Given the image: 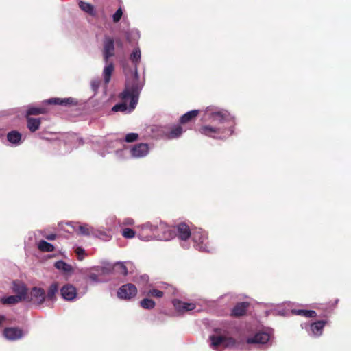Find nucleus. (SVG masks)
<instances>
[{"mask_svg": "<svg viewBox=\"0 0 351 351\" xmlns=\"http://www.w3.org/2000/svg\"><path fill=\"white\" fill-rule=\"evenodd\" d=\"M130 59L134 64V73L132 75L131 78L127 79L125 89L120 97L123 100L131 98L130 106L132 108H134L137 104L138 97L143 87L137 72V65L141 60V51L139 48H136L132 51Z\"/></svg>", "mask_w": 351, "mask_h": 351, "instance_id": "1", "label": "nucleus"}, {"mask_svg": "<svg viewBox=\"0 0 351 351\" xmlns=\"http://www.w3.org/2000/svg\"><path fill=\"white\" fill-rule=\"evenodd\" d=\"M199 132L200 134L214 138H222L228 136H230L232 132V129L227 130L225 126H217L215 125H205L199 128Z\"/></svg>", "mask_w": 351, "mask_h": 351, "instance_id": "2", "label": "nucleus"}, {"mask_svg": "<svg viewBox=\"0 0 351 351\" xmlns=\"http://www.w3.org/2000/svg\"><path fill=\"white\" fill-rule=\"evenodd\" d=\"M209 119L213 125L225 126L227 128V130L232 129V121L229 113L226 111L213 112L209 114Z\"/></svg>", "mask_w": 351, "mask_h": 351, "instance_id": "3", "label": "nucleus"}, {"mask_svg": "<svg viewBox=\"0 0 351 351\" xmlns=\"http://www.w3.org/2000/svg\"><path fill=\"white\" fill-rule=\"evenodd\" d=\"M210 346L215 350H219V347L232 348L236 345V340L232 337L223 335H211L210 337Z\"/></svg>", "mask_w": 351, "mask_h": 351, "instance_id": "4", "label": "nucleus"}, {"mask_svg": "<svg viewBox=\"0 0 351 351\" xmlns=\"http://www.w3.org/2000/svg\"><path fill=\"white\" fill-rule=\"evenodd\" d=\"M156 236L160 240L168 241L176 237L174 226L171 227L165 223H160L158 226L156 228Z\"/></svg>", "mask_w": 351, "mask_h": 351, "instance_id": "5", "label": "nucleus"}, {"mask_svg": "<svg viewBox=\"0 0 351 351\" xmlns=\"http://www.w3.org/2000/svg\"><path fill=\"white\" fill-rule=\"evenodd\" d=\"M137 294L136 287L132 283L122 285L117 291V295L121 299L130 300Z\"/></svg>", "mask_w": 351, "mask_h": 351, "instance_id": "6", "label": "nucleus"}, {"mask_svg": "<svg viewBox=\"0 0 351 351\" xmlns=\"http://www.w3.org/2000/svg\"><path fill=\"white\" fill-rule=\"evenodd\" d=\"M114 56V41L112 38L105 36L104 40L103 57L106 63L109 58Z\"/></svg>", "mask_w": 351, "mask_h": 351, "instance_id": "7", "label": "nucleus"}, {"mask_svg": "<svg viewBox=\"0 0 351 351\" xmlns=\"http://www.w3.org/2000/svg\"><path fill=\"white\" fill-rule=\"evenodd\" d=\"M3 337L10 341H16L24 335L23 329L19 327H6L3 332Z\"/></svg>", "mask_w": 351, "mask_h": 351, "instance_id": "8", "label": "nucleus"}, {"mask_svg": "<svg viewBox=\"0 0 351 351\" xmlns=\"http://www.w3.org/2000/svg\"><path fill=\"white\" fill-rule=\"evenodd\" d=\"M191 237H192V239L194 243H196L197 247L203 251H208L207 246V237L202 231H194L193 232H191Z\"/></svg>", "mask_w": 351, "mask_h": 351, "instance_id": "9", "label": "nucleus"}, {"mask_svg": "<svg viewBox=\"0 0 351 351\" xmlns=\"http://www.w3.org/2000/svg\"><path fill=\"white\" fill-rule=\"evenodd\" d=\"M176 236L182 240L186 241L191 235V229L186 223H180L174 226Z\"/></svg>", "mask_w": 351, "mask_h": 351, "instance_id": "10", "label": "nucleus"}, {"mask_svg": "<svg viewBox=\"0 0 351 351\" xmlns=\"http://www.w3.org/2000/svg\"><path fill=\"white\" fill-rule=\"evenodd\" d=\"M31 300L37 305L42 304L46 298L45 291L43 288L33 287L30 291Z\"/></svg>", "mask_w": 351, "mask_h": 351, "instance_id": "11", "label": "nucleus"}, {"mask_svg": "<svg viewBox=\"0 0 351 351\" xmlns=\"http://www.w3.org/2000/svg\"><path fill=\"white\" fill-rule=\"evenodd\" d=\"M60 294L65 300L71 301L76 298L77 290L73 285L66 284L60 289Z\"/></svg>", "mask_w": 351, "mask_h": 351, "instance_id": "12", "label": "nucleus"}, {"mask_svg": "<svg viewBox=\"0 0 351 351\" xmlns=\"http://www.w3.org/2000/svg\"><path fill=\"white\" fill-rule=\"evenodd\" d=\"M45 103L51 105H60L64 106H72L77 104V101L73 97L68 98H51L45 101Z\"/></svg>", "mask_w": 351, "mask_h": 351, "instance_id": "13", "label": "nucleus"}, {"mask_svg": "<svg viewBox=\"0 0 351 351\" xmlns=\"http://www.w3.org/2000/svg\"><path fill=\"white\" fill-rule=\"evenodd\" d=\"M250 306V303L242 302L237 303L232 309L230 316L233 317H239L246 314Z\"/></svg>", "mask_w": 351, "mask_h": 351, "instance_id": "14", "label": "nucleus"}, {"mask_svg": "<svg viewBox=\"0 0 351 351\" xmlns=\"http://www.w3.org/2000/svg\"><path fill=\"white\" fill-rule=\"evenodd\" d=\"M149 147L146 143H138L131 149V154L136 158L143 157L148 154Z\"/></svg>", "mask_w": 351, "mask_h": 351, "instance_id": "15", "label": "nucleus"}, {"mask_svg": "<svg viewBox=\"0 0 351 351\" xmlns=\"http://www.w3.org/2000/svg\"><path fill=\"white\" fill-rule=\"evenodd\" d=\"M269 339V335L266 332H258L254 336L247 338V343L248 344L252 343H266Z\"/></svg>", "mask_w": 351, "mask_h": 351, "instance_id": "16", "label": "nucleus"}, {"mask_svg": "<svg viewBox=\"0 0 351 351\" xmlns=\"http://www.w3.org/2000/svg\"><path fill=\"white\" fill-rule=\"evenodd\" d=\"M173 304L175 308L179 312L192 311L195 309L196 306L194 303L183 302L179 300H174Z\"/></svg>", "mask_w": 351, "mask_h": 351, "instance_id": "17", "label": "nucleus"}, {"mask_svg": "<svg viewBox=\"0 0 351 351\" xmlns=\"http://www.w3.org/2000/svg\"><path fill=\"white\" fill-rule=\"evenodd\" d=\"M199 111L198 110H193L187 112L180 118V124H186L188 123L195 121L196 117L199 115Z\"/></svg>", "mask_w": 351, "mask_h": 351, "instance_id": "18", "label": "nucleus"}, {"mask_svg": "<svg viewBox=\"0 0 351 351\" xmlns=\"http://www.w3.org/2000/svg\"><path fill=\"white\" fill-rule=\"evenodd\" d=\"M326 323L327 321L326 320H320L312 323L311 324V330L312 331V333L316 336L321 335L323 328Z\"/></svg>", "mask_w": 351, "mask_h": 351, "instance_id": "19", "label": "nucleus"}, {"mask_svg": "<svg viewBox=\"0 0 351 351\" xmlns=\"http://www.w3.org/2000/svg\"><path fill=\"white\" fill-rule=\"evenodd\" d=\"M27 119V127L32 132H34L40 128L41 121L40 119L32 118L25 116Z\"/></svg>", "mask_w": 351, "mask_h": 351, "instance_id": "20", "label": "nucleus"}, {"mask_svg": "<svg viewBox=\"0 0 351 351\" xmlns=\"http://www.w3.org/2000/svg\"><path fill=\"white\" fill-rule=\"evenodd\" d=\"M183 132V129L181 125H174L171 130L165 133L168 139L177 138L181 136Z\"/></svg>", "mask_w": 351, "mask_h": 351, "instance_id": "21", "label": "nucleus"}, {"mask_svg": "<svg viewBox=\"0 0 351 351\" xmlns=\"http://www.w3.org/2000/svg\"><path fill=\"white\" fill-rule=\"evenodd\" d=\"M49 109L45 106L35 107L29 106L26 112V115L30 117L31 115H38L47 114Z\"/></svg>", "mask_w": 351, "mask_h": 351, "instance_id": "22", "label": "nucleus"}, {"mask_svg": "<svg viewBox=\"0 0 351 351\" xmlns=\"http://www.w3.org/2000/svg\"><path fill=\"white\" fill-rule=\"evenodd\" d=\"M14 291L17 294V296H21V300H25L27 298V289L23 284H14Z\"/></svg>", "mask_w": 351, "mask_h": 351, "instance_id": "23", "label": "nucleus"}, {"mask_svg": "<svg viewBox=\"0 0 351 351\" xmlns=\"http://www.w3.org/2000/svg\"><path fill=\"white\" fill-rule=\"evenodd\" d=\"M107 64H108L104 67V71H103L104 82L106 84H108L110 82L112 74L114 69L113 63L108 62Z\"/></svg>", "mask_w": 351, "mask_h": 351, "instance_id": "24", "label": "nucleus"}, {"mask_svg": "<svg viewBox=\"0 0 351 351\" xmlns=\"http://www.w3.org/2000/svg\"><path fill=\"white\" fill-rule=\"evenodd\" d=\"M291 313L293 315L305 317H315L317 316V313L313 310L293 309Z\"/></svg>", "mask_w": 351, "mask_h": 351, "instance_id": "25", "label": "nucleus"}, {"mask_svg": "<svg viewBox=\"0 0 351 351\" xmlns=\"http://www.w3.org/2000/svg\"><path fill=\"white\" fill-rule=\"evenodd\" d=\"M7 139L11 143L18 144L21 141V134L16 130H12L8 133Z\"/></svg>", "mask_w": 351, "mask_h": 351, "instance_id": "26", "label": "nucleus"}, {"mask_svg": "<svg viewBox=\"0 0 351 351\" xmlns=\"http://www.w3.org/2000/svg\"><path fill=\"white\" fill-rule=\"evenodd\" d=\"M58 291V285L57 282L52 283L48 289L46 298L49 300H54L56 299V293Z\"/></svg>", "mask_w": 351, "mask_h": 351, "instance_id": "27", "label": "nucleus"}, {"mask_svg": "<svg viewBox=\"0 0 351 351\" xmlns=\"http://www.w3.org/2000/svg\"><path fill=\"white\" fill-rule=\"evenodd\" d=\"M38 248L40 251L43 252H51L54 250L53 245L44 240L39 241Z\"/></svg>", "mask_w": 351, "mask_h": 351, "instance_id": "28", "label": "nucleus"}, {"mask_svg": "<svg viewBox=\"0 0 351 351\" xmlns=\"http://www.w3.org/2000/svg\"><path fill=\"white\" fill-rule=\"evenodd\" d=\"M21 301H22L21 296L17 295H10L1 299V302L3 304H14Z\"/></svg>", "mask_w": 351, "mask_h": 351, "instance_id": "29", "label": "nucleus"}, {"mask_svg": "<svg viewBox=\"0 0 351 351\" xmlns=\"http://www.w3.org/2000/svg\"><path fill=\"white\" fill-rule=\"evenodd\" d=\"M122 93H121L120 94H121ZM121 95H119V98L123 101V102L122 103H120V104H117L116 105H114L113 107H112V111L114 112H125L126 110H127V104L125 103V101H127L128 99H130L131 100V98H128L126 100H123L120 97ZM131 104V101L130 102V104ZM130 108L132 109V107L130 106ZM135 108V107L134 108V109ZM133 110V108H132Z\"/></svg>", "mask_w": 351, "mask_h": 351, "instance_id": "30", "label": "nucleus"}, {"mask_svg": "<svg viewBox=\"0 0 351 351\" xmlns=\"http://www.w3.org/2000/svg\"><path fill=\"white\" fill-rule=\"evenodd\" d=\"M80 9L89 14H94V7L88 3L80 1L79 3Z\"/></svg>", "mask_w": 351, "mask_h": 351, "instance_id": "31", "label": "nucleus"}, {"mask_svg": "<svg viewBox=\"0 0 351 351\" xmlns=\"http://www.w3.org/2000/svg\"><path fill=\"white\" fill-rule=\"evenodd\" d=\"M55 267L58 269L62 270L66 272L71 271L72 269L71 266L70 265H68L63 261H58L56 262Z\"/></svg>", "mask_w": 351, "mask_h": 351, "instance_id": "32", "label": "nucleus"}, {"mask_svg": "<svg viewBox=\"0 0 351 351\" xmlns=\"http://www.w3.org/2000/svg\"><path fill=\"white\" fill-rule=\"evenodd\" d=\"M155 305V302L149 298H144L141 301V306L145 309H152Z\"/></svg>", "mask_w": 351, "mask_h": 351, "instance_id": "33", "label": "nucleus"}, {"mask_svg": "<svg viewBox=\"0 0 351 351\" xmlns=\"http://www.w3.org/2000/svg\"><path fill=\"white\" fill-rule=\"evenodd\" d=\"M93 228H90L88 225L84 224L79 226L80 233L82 235L89 236L92 233Z\"/></svg>", "mask_w": 351, "mask_h": 351, "instance_id": "34", "label": "nucleus"}, {"mask_svg": "<svg viewBox=\"0 0 351 351\" xmlns=\"http://www.w3.org/2000/svg\"><path fill=\"white\" fill-rule=\"evenodd\" d=\"M136 232L134 230L128 228H123L122 235L127 239H132L135 237Z\"/></svg>", "mask_w": 351, "mask_h": 351, "instance_id": "35", "label": "nucleus"}, {"mask_svg": "<svg viewBox=\"0 0 351 351\" xmlns=\"http://www.w3.org/2000/svg\"><path fill=\"white\" fill-rule=\"evenodd\" d=\"M164 293L162 291H160L158 289H150L147 293V296H152L157 298H162L163 296Z\"/></svg>", "mask_w": 351, "mask_h": 351, "instance_id": "36", "label": "nucleus"}, {"mask_svg": "<svg viewBox=\"0 0 351 351\" xmlns=\"http://www.w3.org/2000/svg\"><path fill=\"white\" fill-rule=\"evenodd\" d=\"M138 138V134L136 133H129L125 136V141L128 143H132L136 141Z\"/></svg>", "mask_w": 351, "mask_h": 351, "instance_id": "37", "label": "nucleus"}, {"mask_svg": "<svg viewBox=\"0 0 351 351\" xmlns=\"http://www.w3.org/2000/svg\"><path fill=\"white\" fill-rule=\"evenodd\" d=\"M115 267L119 270V273L123 276H127L128 269L126 266L123 263H117Z\"/></svg>", "mask_w": 351, "mask_h": 351, "instance_id": "38", "label": "nucleus"}, {"mask_svg": "<svg viewBox=\"0 0 351 351\" xmlns=\"http://www.w3.org/2000/svg\"><path fill=\"white\" fill-rule=\"evenodd\" d=\"M123 15L121 8H119L112 16V20L114 23H118Z\"/></svg>", "mask_w": 351, "mask_h": 351, "instance_id": "39", "label": "nucleus"}, {"mask_svg": "<svg viewBox=\"0 0 351 351\" xmlns=\"http://www.w3.org/2000/svg\"><path fill=\"white\" fill-rule=\"evenodd\" d=\"M76 254L78 256V259L82 260V257H80L81 255H83L84 254V250L82 247H77L75 250Z\"/></svg>", "mask_w": 351, "mask_h": 351, "instance_id": "40", "label": "nucleus"}, {"mask_svg": "<svg viewBox=\"0 0 351 351\" xmlns=\"http://www.w3.org/2000/svg\"><path fill=\"white\" fill-rule=\"evenodd\" d=\"M88 278L93 282L98 281V276L95 274H90L88 275Z\"/></svg>", "mask_w": 351, "mask_h": 351, "instance_id": "41", "label": "nucleus"}, {"mask_svg": "<svg viewBox=\"0 0 351 351\" xmlns=\"http://www.w3.org/2000/svg\"><path fill=\"white\" fill-rule=\"evenodd\" d=\"M56 234H47L46 235L45 237L46 238V239L47 240H49V241H53L56 239Z\"/></svg>", "mask_w": 351, "mask_h": 351, "instance_id": "42", "label": "nucleus"}, {"mask_svg": "<svg viewBox=\"0 0 351 351\" xmlns=\"http://www.w3.org/2000/svg\"><path fill=\"white\" fill-rule=\"evenodd\" d=\"M92 87L94 90H96L99 86V82L97 81L92 82Z\"/></svg>", "mask_w": 351, "mask_h": 351, "instance_id": "43", "label": "nucleus"}, {"mask_svg": "<svg viewBox=\"0 0 351 351\" xmlns=\"http://www.w3.org/2000/svg\"><path fill=\"white\" fill-rule=\"evenodd\" d=\"M5 319V317L3 315L0 316V325L2 324V322Z\"/></svg>", "mask_w": 351, "mask_h": 351, "instance_id": "44", "label": "nucleus"}, {"mask_svg": "<svg viewBox=\"0 0 351 351\" xmlns=\"http://www.w3.org/2000/svg\"><path fill=\"white\" fill-rule=\"evenodd\" d=\"M152 228V226H149L148 223L144 225V226H143V229H147V228H150L151 229Z\"/></svg>", "mask_w": 351, "mask_h": 351, "instance_id": "45", "label": "nucleus"}, {"mask_svg": "<svg viewBox=\"0 0 351 351\" xmlns=\"http://www.w3.org/2000/svg\"><path fill=\"white\" fill-rule=\"evenodd\" d=\"M139 237L143 238V235L141 233H139Z\"/></svg>", "mask_w": 351, "mask_h": 351, "instance_id": "46", "label": "nucleus"}, {"mask_svg": "<svg viewBox=\"0 0 351 351\" xmlns=\"http://www.w3.org/2000/svg\"><path fill=\"white\" fill-rule=\"evenodd\" d=\"M148 238H149L148 236H146V237H144V239H148Z\"/></svg>", "mask_w": 351, "mask_h": 351, "instance_id": "47", "label": "nucleus"}]
</instances>
